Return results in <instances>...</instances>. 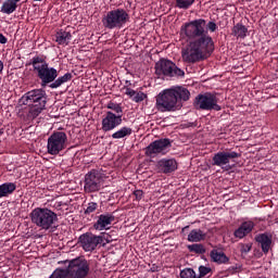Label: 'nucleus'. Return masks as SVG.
Masks as SVG:
<instances>
[{
	"label": "nucleus",
	"mask_w": 278,
	"mask_h": 278,
	"mask_svg": "<svg viewBox=\"0 0 278 278\" xmlns=\"http://www.w3.org/2000/svg\"><path fill=\"white\" fill-rule=\"evenodd\" d=\"M58 45H68L73 35L66 30H60L55 35Z\"/></svg>",
	"instance_id": "b1692460"
},
{
	"label": "nucleus",
	"mask_w": 278,
	"mask_h": 278,
	"mask_svg": "<svg viewBox=\"0 0 278 278\" xmlns=\"http://www.w3.org/2000/svg\"><path fill=\"white\" fill-rule=\"evenodd\" d=\"M253 227H255V224H253V222L242 223L241 226L237 230H235V238H244L245 236H248V233H251V231H253Z\"/></svg>",
	"instance_id": "6ab92c4d"
},
{
	"label": "nucleus",
	"mask_w": 278,
	"mask_h": 278,
	"mask_svg": "<svg viewBox=\"0 0 278 278\" xmlns=\"http://www.w3.org/2000/svg\"><path fill=\"white\" fill-rule=\"evenodd\" d=\"M68 262V266L65 269L67 273V277L71 278H86L88 277V273H90V264L86 258H74L72 261H65L63 264Z\"/></svg>",
	"instance_id": "0eeeda50"
},
{
	"label": "nucleus",
	"mask_w": 278,
	"mask_h": 278,
	"mask_svg": "<svg viewBox=\"0 0 278 278\" xmlns=\"http://www.w3.org/2000/svg\"><path fill=\"white\" fill-rule=\"evenodd\" d=\"M157 166L162 173L168 175V173L177 170V161L175 159H163L157 162Z\"/></svg>",
	"instance_id": "a211bd4d"
},
{
	"label": "nucleus",
	"mask_w": 278,
	"mask_h": 278,
	"mask_svg": "<svg viewBox=\"0 0 278 278\" xmlns=\"http://www.w3.org/2000/svg\"><path fill=\"white\" fill-rule=\"evenodd\" d=\"M192 3H194V0H176V5L180 10H188Z\"/></svg>",
	"instance_id": "c85d7f7f"
},
{
	"label": "nucleus",
	"mask_w": 278,
	"mask_h": 278,
	"mask_svg": "<svg viewBox=\"0 0 278 278\" xmlns=\"http://www.w3.org/2000/svg\"><path fill=\"white\" fill-rule=\"evenodd\" d=\"M193 105L195 110H206L220 112L222 108L218 105V98L212 93L199 94L195 97Z\"/></svg>",
	"instance_id": "9d476101"
},
{
	"label": "nucleus",
	"mask_w": 278,
	"mask_h": 278,
	"mask_svg": "<svg viewBox=\"0 0 278 278\" xmlns=\"http://www.w3.org/2000/svg\"><path fill=\"white\" fill-rule=\"evenodd\" d=\"M49 278H68L66 269L56 268Z\"/></svg>",
	"instance_id": "7c9ffc66"
},
{
	"label": "nucleus",
	"mask_w": 278,
	"mask_h": 278,
	"mask_svg": "<svg viewBox=\"0 0 278 278\" xmlns=\"http://www.w3.org/2000/svg\"><path fill=\"white\" fill-rule=\"evenodd\" d=\"M252 249V245L250 243H247V244H242L241 245V253H249Z\"/></svg>",
	"instance_id": "c9c22d12"
},
{
	"label": "nucleus",
	"mask_w": 278,
	"mask_h": 278,
	"mask_svg": "<svg viewBox=\"0 0 278 278\" xmlns=\"http://www.w3.org/2000/svg\"><path fill=\"white\" fill-rule=\"evenodd\" d=\"M207 238V233H205L201 229H193L188 235V242H203Z\"/></svg>",
	"instance_id": "412c9836"
},
{
	"label": "nucleus",
	"mask_w": 278,
	"mask_h": 278,
	"mask_svg": "<svg viewBox=\"0 0 278 278\" xmlns=\"http://www.w3.org/2000/svg\"><path fill=\"white\" fill-rule=\"evenodd\" d=\"M30 220L39 229L48 231V229H51L58 223V214L47 207H36L30 213Z\"/></svg>",
	"instance_id": "39448f33"
},
{
	"label": "nucleus",
	"mask_w": 278,
	"mask_h": 278,
	"mask_svg": "<svg viewBox=\"0 0 278 278\" xmlns=\"http://www.w3.org/2000/svg\"><path fill=\"white\" fill-rule=\"evenodd\" d=\"M146 99H147V96L144 94V92H138V93L135 94L132 100L136 103H140V102L144 101Z\"/></svg>",
	"instance_id": "72a5a7b5"
},
{
	"label": "nucleus",
	"mask_w": 278,
	"mask_h": 278,
	"mask_svg": "<svg viewBox=\"0 0 278 278\" xmlns=\"http://www.w3.org/2000/svg\"><path fill=\"white\" fill-rule=\"evenodd\" d=\"M97 210H99V203L97 202H89L87 204V208L85 210V214H93V212H97Z\"/></svg>",
	"instance_id": "2f4dec72"
},
{
	"label": "nucleus",
	"mask_w": 278,
	"mask_h": 278,
	"mask_svg": "<svg viewBox=\"0 0 278 278\" xmlns=\"http://www.w3.org/2000/svg\"><path fill=\"white\" fill-rule=\"evenodd\" d=\"M125 93L128 94V97H136V90L131 88H127Z\"/></svg>",
	"instance_id": "e433bc0d"
},
{
	"label": "nucleus",
	"mask_w": 278,
	"mask_h": 278,
	"mask_svg": "<svg viewBox=\"0 0 278 278\" xmlns=\"http://www.w3.org/2000/svg\"><path fill=\"white\" fill-rule=\"evenodd\" d=\"M16 8H18V2L14 0H5L2 3L0 12H2V14H14Z\"/></svg>",
	"instance_id": "4be33fe9"
},
{
	"label": "nucleus",
	"mask_w": 278,
	"mask_h": 278,
	"mask_svg": "<svg viewBox=\"0 0 278 278\" xmlns=\"http://www.w3.org/2000/svg\"><path fill=\"white\" fill-rule=\"evenodd\" d=\"M212 262H215V264H229V258L225 254V252L213 249L210 253Z\"/></svg>",
	"instance_id": "aec40b11"
},
{
	"label": "nucleus",
	"mask_w": 278,
	"mask_h": 278,
	"mask_svg": "<svg viewBox=\"0 0 278 278\" xmlns=\"http://www.w3.org/2000/svg\"><path fill=\"white\" fill-rule=\"evenodd\" d=\"M119 125H123V117H121V115L114 114L112 111H108L104 118L102 119V131H112Z\"/></svg>",
	"instance_id": "2eb2a0df"
},
{
	"label": "nucleus",
	"mask_w": 278,
	"mask_h": 278,
	"mask_svg": "<svg viewBox=\"0 0 278 278\" xmlns=\"http://www.w3.org/2000/svg\"><path fill=\"white\" fill-rule=\"evenodd\" d=\"M134 197L137 201H141L142 197H144V192L142 190H135Z\"/></svg>",
	"instance_id": "f704fd0d"
},
{
	"label": "nucleus",
	"mask_w": 278,
	"mask_h": 278,
	"mask_svg": "<svg viewBox=\"0 0 278 278\" xmlns=\"http://www.w3.org/2000/svg\"><path fill=\"white\" fill-rule=\"evenodd\" d=\"M114 220H116V217L112 213L101 214L98 217L97 223L93 225V228L97 231H103V229H108Z\"/></svg>",
	"instance_id": "dca6fc26"
},
{
	"label": "nucleus",
	"mask_w": 278,
	"mask_h": 278,
	"mask_svg": "<svg viewBox=\"0 0 278 278\" xmlns=\"http://www.w3.org/2000/svg\"><path fill=\"white\" fill-rule=\"evenodd\" d=\"M66 142H68V136L64 131H54L48 138V153L49 155H60L61 151L66 149Z\"/></svg>",
	"instance_id": "1a4fd4ad"
},
{
	"label": "nucleus",
	"mask_w": 278,
	"mask_h": 278,
	"mask_svg": "<svg viewBox=\"0 0 278 278\" xmlns=\"http://www.w3.org/2000/svg\"><path fill=\"white\" fill-rule=\"evenodd\" d=\"M106 109L111 110L115 116H121V118H123V106H121V104L110 101L106 104Z\"/></svg>",
	"instance_id": "cd10ccee"
},
{
	"label": "nucleus",
	"mask_w": 278,
	"mask_h": 278,
	"mask_svg": "<svg viewBox=\"0 0 278 278\" xmlns=\"http://www.w3.org/2000/svg\"><path fill=\"white\" fill-rule=\"evenodd\" d=\"M155 74L159 76H164V77H185L186 72L184 70L177 67L173 61L168 59H160L155 63Z\"/></svg>",
	"instance_id": "6e6552de"
},
{
	"label": "nucleus",
	"mask_w": 278,
	"mask_h": 278,
	"mask_svg": "<svg viewBox=\"0 0 278 278\" xmlns=\"http://www.w3.org/2000/svg\"><path fill=\"white\" fill-rule=\"evenodd\" d=\"M187 249L190 251V253H197L198 255H204V253H206L205 245L202 243L187 245Z\"/></svg>",
	"instance_id": "bb28decb"
},
{
	"label": "nucleus",
	"mask_w": 278,
	"mask_h": 278,
	"mask_svg": "<svg viewBox=\"0 0 278 278\" xmlns=\"http://www.w3.org/2000/svg\"><path fill=\"white\" fill-rule=\"evenodd\" d=\"M170 147H173V144L168 138L154 140L146 148V155L148 157H155V155L164 153V151L170 149Z\"/></svg>",
	"instance_id": "4468645a"
},
{
	"label": "nucleus",
	"mask_w": 278,
	"mask_h": 278,
	"mask_svg": "<svg viewBox=\"0 0 278 278\" xmlns=\"http://www.w3.org/2000/svg\"><path fill=\"white\" fill-rule=\"evenodd\" d=\"M128 21L129 13L125 9H115L104 15L102 25L105 29H121Z\"/></svg>",
	"instance_id": "423d86ee"
},
{
	"label": "nucleus",
	"mask_w": 278,
	"mask_h": 278,
	"mask_svg": "<svg viewBox=\"0 0 278 278\" xmlns=\"http://www.w3.org/2000/svg\"><path fill=\"white\" fill-rule=\"evenodd\" d=\"M5 42H8V38L0 33V45H5Z\"/></svg>",
	"instance_id": "4c0bfd02"
},
{
	"label": "nucleus",
	"mask_w": 278,
	"mask_h": 278,
	"mask_svg": "<svg viewBox=\"0 0 278 278\" xmlns=\"http://www.w3.org/2000/svg\"><path fill=\"white\" fill-rule=\"evenodd\" d=\"M103 177L99 170L92 169L85 176V192H99Z\"/></svg>",
	"instance_id": "ddd939ff"
},
{
	"label": "nucleus",
	"mask_w": 278,
	"mask_h": 278,
	"mask_svg": "<svg viewBox=\"0 0 278 278\" xmlns=\"http://www.w3.org/2000/svg\"><path fill=\"white\" fill-rule=\"evenodd\" d=\"M189 228H190V226H186V227L182 228L181 231L184 232V231H186V229H189Z\"/></svg>",
	"instance_id": "a19ab883"
},
{
	"label": "nucleus",
	"mask_w": 278,
	"mask_h": 278,
	"mask_svg": "<svg viewBox=\"0 0 278 278\" xmlns=\"http://www.w3.org/2000/svg\"><path fill=\"white\" fill-rule=\"evenodd\" d=\"M247 31H249L247 26H244L240 23L235 25L232 28V34H233V36H237V38H247Z\"/></svg>",
	"instance_id": "a878e982"
},
{
	"label": "nucleus",
	"mask_w": 278,
	"mask_h": 278,
	"mask_svg": "<svg viewBox=\"0 0 278 278\" xmlns=\"http://www.w3.org/2000/svg\"><path fill=\"white\" fill-rule=\"evenodd\" d=\"M199 273L200 274L197 275V278H203V277H206V275H210V273H212V268L201 265L199 267Z\"/></svg>",
	"instance_id": "473e14b6"
},
{
	"label": "nucleus",
	"mask_w": 278,
	"mask_h": 278,
	"mask_svg": "<svg viewBox=\"0 0 278 278\" xmlns=\"http://www.w3.org/2000/svg\"><path fill=\"white\" fill-rule=\"evenodd\" d=\"M157 270H160L159 269V267H157V265H152V267L150 268V273H157Z\"/></svg>",
	"instance_id": "58836bf2"
},
{
	"label": "nucleus",
	"mask_w": 278,
	"mask_h": 278,
	"mask_svg": "<svg viewBox=\"0 0 278 278\" xmlns=\"http://www.w3.org/2000/svg\"><path fill=\"white\" fill-rule=\"evenodd\" d=\"M255 242L260 243L265 255H268L270 247H273V235L264 232L255 236Z\"/></svg>",
	"instance_id": "f3484780"
},
{
	"label": "nucleus",
	"mask_w": 278,
	"mask_h": 278,
	"mask_svg": "<svg viewBox=\"0 0 278 278\" xmlns=\"http://www.w3.org/2000/svg\"><path fill=\"white\" fill-rule=\"evenodd\" d=\"M3 73V61H0V74Z\"/></svg>",
	"instance_id": "ea45409f"
},
{
	"label": "nucleus",
	"mask_w": 278,
	"mask_h": 278,
	"mask_svg": "<svg viewBox=\"0 0 278 278\" xmlns=\"http://www.w3.org/2000/svg\"><path fill=\"white\" fill-rule=\"evenodd\" d=\"M29 64H31L34 71L37 73V76L40 78L41 86H47L50 84L49 88H52V90L60 88V86H64V84L73 79V74L71 73H66L58 78V70L54 67H49V63H47V61L40 56L33 58Z\"/></svg>",
	"instance_id": "f03ea898"
},
{
	"label": "nucleus",
	"mask_w": 278,
	"mask_h": 278,
	"mask_svg": "<svg viewBox=\"0 0 278 278\" xmlns=\"http://www.w3.org/2000/svg\"><path fill=\"white\" fill-rule=\"evenodd\" d=\"M190 91L185 87L165 89L156 96L159 112H177L181 108L179 101H189Z\"/></svg>",
	"instance_id": "7ed1b4c3"
},
{
	"label": "nucleus",
	"mask_w": 278,
	"mask_h": 278,
	"mask_svg": "<svg viewBox=\"0 0 278 278\" xmlns=\"http://www.w3.org/2000/svg\"><path fill=\"white\" fill-rule=\"evenodd\" d=\"M16 190V184L14 182H4L0 185V199L3 197H10Z\"/></svg>",
	"instance_id": "5701e85b"
},
{
	"label": "nucleus",
	"mask_w": 278,
	"mask_h": 278,
	"mask_svg": "<svg viewBox=\"0 0 278 278\" xmlns=\"http://www.w3.org/2000/svg\"><path fill=\"white\" fill-rule=\"evenodd\" d=\"M207 29L214 33L218 26L214 22L207 23L203 18L193 20L181 26L180 34H185L190 40L187 49L181 51L184 62L197 64V62L206 60L207 55L214 53V39Z\"/></svg>",
	"instance_id": "f257e3e1"
},
{
	"label": "nucleus",
	"mask_w": 278,
	"mask_h": 278,
	"mask_svg": "<svg viewBox=\"0 0 278 278\" xmlns=\"http://www.w3.org/2000/svg\"><path fill=\"white\" fill-rule=\"evenodd\" d=\"M238 157H242V154L240 152H236V151L217 152L212 157V166H219L225 170H231V165H229V162H231V160H238Z\"/></svg>",
	"instance_id": "9b49d317"
},
{
	"label": "nucleus",
	"mask_w": 278,
	"mask_h": 278,
	"mask_svg": "<svg viewBox=\"0 0 278 278\" xmlns=\"http://www.w3.org/2000/svg\"><path fill=\"white\" fill-rule=\"evenodd\" d=\"M131 128L124 126L119 130L115 131L112 135L113 140H121L122 138H127V136H131Z\"/></svg>",
	"instance_id": "393cba45"
},
{
	"label": "nucleus",
	"mask_w": 278,
	"mask_h": 278,
	"mask_svg": "<svg viewBox=\"0 0 278 278\" xmlns=\"http://www.w3.org/2000/svg\"><path fill=\"white\" fill-rule=\"evenodd\" d=\"M276 223H278V219H276Z\"/></svg>",
	"instance_id": "79ce46f5"
},
{
	"label": "nucleus",
	"mask_w": 278,
	"mask_h": 278,
	"mask_svg": "<svg viewBox=\"0 0 278 278\" xmlns=\"http://www.w3.org/2000/svg\"><path fill=\"white\" fill-rule=\"evenodd\" d=\"M22 105H26L24 114L27 121H34L42 114V110L47 108V91L43 89H35L26 92L20 100Z\"/></svg>",
	"instance_id": "20e7f679"
},
{
	"label": "nucleus",
	"mask_w": 278,
	"mask_h": 278,
	"mask_svg": "<svg viewBox=\"0 0 278 278\" xmlns=\"http://www.w3.org/2000/svg\"><path fill=\"white\" fill-rule=\"evenodd\" d=\"M103 240V236H97L92 232H86L79 237L80 247H83L84 251L89 253H92V251L97 250L99 244L105 247Z\"/></svg>",
	"instance_id": "f8f14e48"
},
{
	"label": "nucleus",
	"mask_w": 278,
	"mask_h": 278,
	"mask_svg": "<svg viewBox=\"0 0 278 278\" xmlns=\"http://www.w3.org/2000/svg\"><path fill=\"white\" fill-rule=\"evenodd\" d=\"M180 278H197V273L192 268H185L180 271Z\"/></svg>",
	"instance_id": "c756f323"
}]
</instances>
